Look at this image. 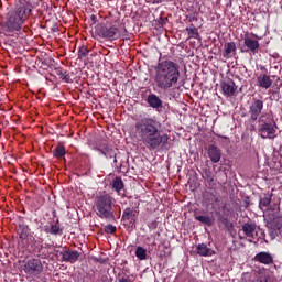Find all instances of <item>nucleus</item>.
<instances>
[{"label":"nucleus","instance_id":"ddd939ff","mask_svg":"<svg viewBox=\"0 0 282 282\" xmlns=\"http://www.w3.org/2000/svg\"><path fill=\"white\" fill-rule=\"evenodd\" d=\"M95 151H98L101 153V155H105L107 159L116 158V150L107 143V141H102L99 143L96 148Z\"/></svg>","mask_w":282,"mask_h":282},{"label":"nucleus","instance_id":"79ce46f5","mask_svg":"<svg viewBox=\"0 0 282 282\" xmlns=\"http://www.w3.org/2000/svg\"><path fill=\"white\" fill-rule=\"evenodd\" d=\"M207 180H212V181H213V177H210L209 175H207Z\"/></svg>","mask_w":282,"mask_h":282},{"label":"nucleus","instance_id":"f8f14e48","mask_svg":"<svg viewBox=\"0 0 282 282\" xmlns=\"http://www.w3.org/2000/svg\"><path fill=\"white\" fill-rule=\"evenodd\" d=\"M253 261L256 263H262V265H272L274 263V257L270 252L260 251L254 256Z\"/></svg>","mask_w":282,"mask_h":282},{"label":"nucleus","instance_id":"6ab92c4d","mask_svg":"<svg viewBox=\"0 0 282 282\" xmlns=\"http://www.w3.org/2000/svg\"><path fill=\"white\" fill-rule=\"evenodd\" d=\"M147 102L152 109H160L162 108V99L158 97L155 94H150L147 98Z\"/></svg>","mask_w":282,"mask_h":282},{"label":"nucleus","instance_id":"cd10ccee","mask_svg":"<svg viewBox=\"0 0 282 282\" xmlns=\"http://www.w3.org/2000/svg\"><path fill=\"white\" fill-rule=\"evenodd\" d=\"M51 235H63V228H61L58 219L51 225Z\"/></svg>","mask_w":282,"mask_h":282},{"label":"nucleus","instance_id":"9d476101","mask_svg":"<svg viewBox=\"0 0 282 282\" xmlns=\"http://www.w3.org/2000/svg\"><path fill=\"white\" fill-rule=\"evenodd\" d=\"M263 111V100L253 99L252 104L249 107V116L251 120L257 121Z\"/></svg>","mask_w":282,"mask_h":282},{"label":"nucleus","instance_id":"a211bd4d","mask_svg":"<svg viewBox=\"0 0 282 282\" xmlns=\"http://www.w3.org/2000/svg\"><path fill=\"white\" fill-rule=\"evenodd\" d=\"M259 87H262V89H270L272 87V79L267 74H261L257 78Z\"/></svg>","mask_w":282,"mask_h":282},{"label":"nucleus","instance_id":"4be33fe9","mask_svg":"<svg viewBox=\"0 0 282 282\" xmlns=\"http://www.w3.org/2000/svg\"><path fill=\"white\" fill-rule=\"evenodd\" d=\"M270 204H272V194H265L264 197L259 200L260 210H270Z\"/></svg>","mask_w":282,"mask_h":282},{"label":"nucleus","instance_id":"2eb2a0df","mask_svg":"<svg viewBox=\"0 0 282 282\" xmlns=\"http://www.w3.org/2000/svg\"><path fill=\"white\" fill-rule=\"evenodd\" d=\"M207 155L210 161L214 162V164H217V162L221 160V149H219L217 145L210 144L207 149Z\"/></svg>","mask_w":282,"mask_h":282},{"label":"nucleus","instance_id":"423d86ee","mask_svg":"<svg viewBox=\"0 0 282 282\" xmlns=\"http://www.w3.org/2000/svg\"><path fill=\"white\" fill-rule=\"evenodd\" d=\"M263 217L271 239H276L281 235L282 217L275 212H267Z\"/></svg>","mask_w":282,"mask_h":282},{"label":"nucleus","instance_id":"c85d7f7f","mask_svg":"<svg viewBox=\"0 0 282 282\" xmlns=\"http://www.w3.org/2000/svg\"><path fill=\"white\" fill-rule=\"evenodd\" d=\"M135 257H137V259H139L140 261L147 260V249H144V248H142V247H137Z\"/></svg>","mask_w":282,"mask_h":282},{"label":"nucleus","instance_id":"aec40b11","mask_svg":"<svg viewBox=\"0 0 282 282\" xmlns=\"http://www.w3.org/2000/svg\"><path fill=\"white\" fill-rule=\"evenodd\" d=\"M196 252L199 254V257H213V254H215V251L208 248L206 243H199L196 247Z\"/></svg>","mask_w":282,"mask_h":282},{"label":"nucleus","instance_id":"bb28decb","mask_svg":"<svg viewBox=\"0 0 282 282\" xmlns=\"http://www.w3.org/2000/svg\"><path fill=\"white\" fill-rule=\"evenodd\" d=\"M196 221L205 224V226H213L214 219L210 216H195Z\"/></svg>","mask_w":282,"mask_h":282},{"label":"nucleus","instance_id":"9b49d317","mask_svg":"<svg viewBox=\"0 0 282 282\" xmlns=\"http://www.w3.org/2000/svg\"><path fill=\"white\" fill-rule=\"evenodd\" d=\"M242 232L248 237L251 243H257V224L254 223H245L242 225Z\"/></svg>","mask_w":282,"mask_h":282},{"label":"nucleus","instance_id":"7c9ffc66","mask_svg":"<svg viewBox=\"0 0 282 282\" xmlns=\"http://www.w3.org/2000/svg\"><path fill=\"white\" fill-rule=\"evenodd\" d=\"M189 39H199V30L197 28H186Z\"/></svg>","mask_w":282,"mask_h":282},{"label":"nucleus","instance_id":"393cba45","mask_svg":"<svg viewBox=\"0 0 282 282\" xmlns=\"http://www.w3.org/2000/svg\"><path fill=\"white\" fill-rule=\"evenodd\" d=\"M112 188L113 191H116L117 193H120L123 188H124V182H122V178L116 176L112 180Z\"/></svg>","mask_w":282,"mask_h":282},{"label":"nucleus","instance_id":"a19ab883","mask_svg":"<svg viewBox=\"0 0 282 282\" xmlns=\"http://www.w3.org/2000/svg\"><path fill=\"white\" fill-rule=\"evenodd\" d=\"M112 158H115L113 160L115 164L118 163V159H116V156H112Z\"/></svg>","mask_w":282,"mask_h":282},{"label":"nucleus","instance_id":"e433bc0d","mask_svg":"<svg viewBox=\"0 0 282 282\" xmlns=\"http://www.w3.org/2000/svg\"><path fill=\"white\" fill-rule=\"evenodd\" d=\"M96 19H97V17L94 14L90 17V20L93 21V23H96Z\"/></svg>","mask_w":282,"mask_h":282},{"label":"nucleus","instance_id":"b1692460","mask_svg":"<svg viewBox=\"0 0 282 282\" xmlns=\"http://www.w3.org/2000/svg\"><path fill=\"white\" fill-rule=\"evenodd\" d=\"M138 215V210L133 207H128L123 210L122 219L123 221H129L132 217H135Z\"/></svg>","mask_w":282,"mask_h":282},{"label":"nucleus","instance_id":"58836bf2","mask_svg":"<svg viewBox=\"0 0 282 282\" xmlns=\"http://www.w3.org/2000/svg\"><path fill=\"white\" fill-rule=\"evenodd\" d=\"M160 23H161V25H164V23H166V21L164 20V18H161V19H160Z\"/></svg>","mask_w":282,"mask_h":282},{"label":"nucleus","instance_id":"f257e3e1","mask_svg":"<svg viewBox=\"0 0 282 282\" xmlns=\"http://www.w3.org/2000/svg\"><path fill=\"white\" fill-rule=\"evenodd\" d=\"M134 131L148 151H158L160 147L169 144V134L162 132V123L158 119L151 117L140 119L134 124Z\"/></svg>","mask_w":282,"mask_h":282},{"label":"nucleus","instance_id":"c9c22d12","mask_svg":"<svg viewBox=\"0 0 282 282\" xmlns=\"http://www.w3.org/2000/svg\"><path fill=\"white\" fill-rule=\"evenodd\" d=\"M147 3H164L166 0H145Z\"/></svg>","mask_w":282,"mask_h":282},{"label":"nucleus","instance_id":"2f4dec72","mask_svg":"<svg viewBox=\"0 0 282 282\" xmlns=\"http://www.w3.org/2000/svg\"><path fill=\"white\" fill-rule=\"evenodd\" d=\"M86 56H89V50H87L86 46H82L78 50V58H86Z\"/></svg>","mask_w":282,"mask_h":282},{"label":"nucleus","instance_id":"dca6fc26","mask_svg":"<svg viewBox=\"0 0 282 282\" xmlns=\"http://www.w3.org/2000/svg\"><path fill=\"white\" fill-rule=\"evenodd\" d=\"M221 89L225 96H235V91H237V85L232 79H227L221 84Z\"/></svg>","mask_w":282,"mask_h":282},{"label":"nucleus","instance_id":"f3484780","mask_svg":"<svg viewBox=\"0 0 282 282\" xmlns=\"http://www.w3.org/2000/svg\"><path fill=\"white\" fill-rule=\"evenodd\" d=\"M225 52L223 54L224 58H231L232 55L237 54V44L235 42H227L224 45Z\"/></svg>","mask_w":282,"mask_h":282},{"label":"nucleus","instance_id":"20e7f679","mask_svg":"<svg viewBox=\"0 0 282 282\" xmlns=\"http://www.w3.org/2000/svg\"><path fill=\"white\" fill-rule=\"evenodd\" d=\"M116 198L110 194H101L96 197L94 210L99 219H116L115 208Z\"/></svg>","mask_w":282,"mask_h":282},{"label":"nucleus","instance_id":"a878e982","mask_svg":"<svg viewBox=\"0 0 282 282\" xmlns=\"http://www.w3.org/2000/svg\"><path fill=\"white\" fill-rule=\"evenodd\" d=\"M50 250H52L51 245H46L45 247H41L39 257H41V259H48V257L52 254V252Z\"/></svg>","mask_w":282,"mask_h":282},{"label":"nucleus","instance_id":"f704fd0d","mask_svg":"<svg viewBox=\"0 0 282 282\" xmlns=\"http://www.w3.org/2000/svg\"><path fill=\"white\" fill-rule=\"evenodd\" d=\"M42 230H43V232H46V235H52V227H50L47 225L42 227Z\"/></svg>","mask_w":282,"mask_h":282},{"label":"nucleus","instance_id":"72a5a7b5","mask_svg":"<svg viewBox=\"0 0 282 282\" xmlns=\"http://www.w3.org/2000/svg\"><path fill=\"white\" fill-rule=\"evenodd\" d=\"M99 282H111V279H109V275L101 274L99 278Z\"/></svg>","mask_w":282,"mask_h":282},{"label":"nucleus","instance_id":"1a4fd4ad","mask_svg":"<svg viewBox=\"0 0 282 282\" xmlns=\"http://www.w3.org/2000/svg\"><path fill=\"white\" fill-rule=\"evenodd\" d=\"M259 36L254 33H247L243 37L245 46L247 47L248 52H251V54H258L259 53Z\"/></svg>","mask_w":282,"mask_h":282},{"label":"nucleus","instance_id":"f03ea898","mask_svg":"<svg viewBox=\"0 0 282 282\" xmlns=\"http://www.w3.org/2000/svg\"><path fill=\"white\" fill-rule=\"evenodd\" d=\"M180 76L178 63L160 57L154 66V87L162 91H169V89H173L180 83Z\"/></svg>","mask_w":282,"mask_h":282},{"label":"nucleus","instance_id":"412c9836","mask_svg":"<svg viewBox=\"0 0 282 282\" xmlns=\"http://www.w3.org/2000/svg\"><path fill=\"white\" fill-rule=\"evenodd\" d=\"M54 74H56V76H59L61 80H64V83H74L72 76H69V73L62 67L54 68Z\"/></svg>","mask_w":282,"mask_h":282},{"label":"nucleus","instance_id":"c756f323","mask_svg":"<svg viewBox=\"0 0 282 282\" xmlns=\"http://www.w3.org/2000/svg\"><path fill=\"white\" fill-rule=\"evenodd\" d=\"M54 158H63L65 155V147L63 145H57L54 151H53Z\"/></svg>","mask_w":282,"mask_h":282},{"label":"nucleus","instance_id":"4468645a","mask_svg":"<svg viewBox=\"0 0 282 282\" xmlns=\"http://www.w3.org/2000/svg\"><path fill=\"white\" fill-rule=\"evenodd\" d=\"M61 254L62 260L66 263H76V261H78V258L80 257V253L76 250H63Z\"/></svg>","mask_w":282,"mask_h":282},{"label":"nucleus","instance_id":"6e6552de","mask_svg":"<svg viewBox=\"0 0 282 282\" xmlns=\"http://www.w3.org/2000/svg\"><path fill=\"white\" fill-rule=\"evenodd\" d=\"M23 270L26 274H32L33 276H39L41 272H43V263L39 259H29L24 267Z\"/></svg>","mask_w":282,"mask_h":282},{"label":"nucleus","instance_id":"5701e85b","mask_svg":"<svg viewBox=\"0 0 282 282\" xmlns=\"http://www.w3.org/2000/svg\"><path fill=\"white\" fill-rule=\"evenodd\" d=\"M204 199L208 205L217 204L219 202V195L215 192H207L204 195Z\"/></svg>","mask_w":282,"mask_h":282},{"label":"nucleus","instance_id":"0eeeda50","mask_svg":"<svg viewBox=\"0 0 282 282\" xmlns=\"http://www.w3.org/2000/svg\"><path fill=\"white\" fill-rule=\"evenodd\" d=\"M258 133L262 140H274L276 138V123L264 122L260 126Z\"/></svg>","mask_w":282,"mask_h":282},{"label":"nucleus","instance_id":"473e14b6","mask_svg":"<svg viewBox=\"0 0 282 282\" xmlns=\"http://www.w3.org/2000/svg\"><path fill=\"white\" fill-rule=\"evenodd\" d=\"M117 228L113 225H107L105 227V232H107V235H113V232H116Z\"/></svg>","mask_w":282,"mask_h":282},{"label":"nucleus","instance_id":"4c0bfd02","mask_svg":"<svg viewBox=\"0 0 282 282\" xmlns=\"http://www.w3.org/2000/svg\"><path fill=\"white\" fill-rule=\"evenodd\" d=\"M119 282H130L127 278H121Z\"/></svg>","mask_w":282,"mask_h":282},{"label":"nucleus","instance_id":"7ed1b4c3","mask_svg":"<svg viewBox=\"0 0 282 282\" xmlns=\"http://www.w3.org/2000/svg\"><path fill=\"white\" fill-rule=\"evenodd\" d=\"M32 13V9L25 4H21L13 10H10L4 20L0 23V30L6 36H11L14 32H21L23 23L28 21V17Z\"/></svg>","mask_w":282,"mask_h":282},{"label":"nucleus","instance_id":"ea45409f","mask_svg":"<svg viewBox=\"0 0 282 282\" xmlns=\"http://www.w3.org/2000/svg\"><path fill=\"white\" fill-rule=\"evenodd\" d=\"M197 19H195V17L194 15H191L189 17V22H192V21H196Z\"/></svg>","mask_w":282,"mask_h":282},{"label":"nucleus","instance_id":"39448f33","mask_svg":"<svg viewBox=\"0 0 282 282\" xmlns=\"http://www.w3.org/2000/svg\"><path fill=\"white\" fill-rule=\"evenodd\" d=\"M96 33L100 39H105L106 41H116L120 39V36H124V34H127V29L120 26L118 21H115L110 26L98 24L96 26Z\"/></svg>","mask_w":282,"mask_h":282}]
</instances>
